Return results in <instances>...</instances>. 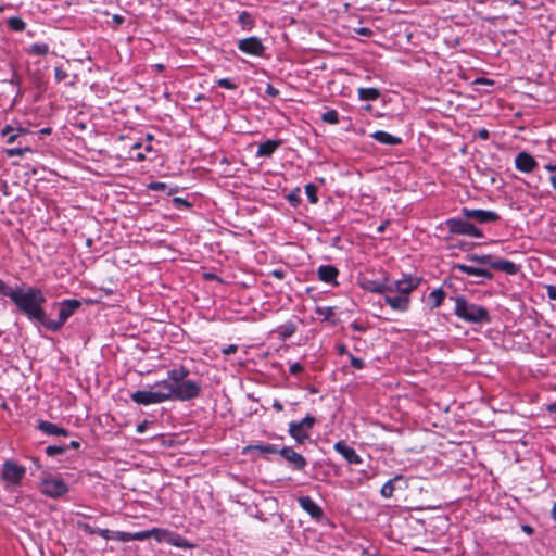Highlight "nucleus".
<instances>
[{
    "instance_id": "nucleus-7",
    "label": "nucleus",
    "mask_w": 556,
    "mask_h": 556,
    "mask_svg": "<svg viewBox=\"0 0 556 556\" xmlns=\"http://www.w3.org/2000/svg\"><path fill=\"white\" fill-rule=\"evenodd\" d=\"M446 225L452 233L467 235L473 238L483 237V233L479 228L464 219L451 218L446 222Z\"/></svg>"
},
{
    "instance_id": "nucleus-50",
    "label": "nucleus",
    "mask_w": 556,
    "mask_h": 556,
    "mask_svg": "<svg viewBox=\"0 0 556 556\" xmlns=\"http://www.w3.org/2000/svg\"><path fill=\"white\" fill-rule=\"evenodd\" d=\"M148 187L150 190H153V191H163L166 189V185L164 182H160V181H153V182L149 184Z\"/></svg>"
},
{
    "instance_id": "nucleus-56",
    "label": "nucleus",
    "mask_w": 556,
    "mask_h": 556,
    "mask_svg": "<svg viewBox=\"0 0 556 556\" xmlns=\"http://www.w3.org/2000/svg\"><path fill=\"white\" fill-rule=\"evenodd\" d=\"M356 34L362 36H370L372 34V30L367 27H361L355 29Z\"/></svg>"
},
{
    "instance_id": "nucleus-46",
    "label": "nucleus",
    "mask_w": 556,
    "mask_h": 556,
    "mask_svg": "<svg viewBox=\"0 0 556 556\" xmlns=\"http://www.w3.org/2000/svg\"><path fill=\"white\" fill-rule=\"evenodd\" d=\"M114 533L115 531H111L108 529H98L97 534L102 536L105 540H114Z\"/></svg>"
},
{
    "instance_id": "nucleus-8",
    "label": "nucleus",
    "mask_w": 556,
    "mask_h": 556,
    "mask_svg": "<svg viewBox=\"0 0 556 556\" xmlns=\"http://www.w3.org/2000/svg\"><path fill=\"white\" fill-rule=\"evenodd\" d=\"M26 469L12 460H7L2 467V478L11 484H20Z\"/></svg>"
},
{
    "instance_id": "nucleus-24",
    "label": "nucleus",
    "mask_w": 556,
    "mask_h": 556,
    "mask_svg": "<svg viewBox=\"0 0 556 556\" xmlns=\"http://www.w3.org/2000/svg\"><path fill=\"white\" fill-rule=\"evenodd\" d=\"M339 271L331 265H321L318 268V277L324 282H332L336 280Z\"/></svg>"
},
{
    "instance_id": "nucleus-45",
    "label": "nucleus",
    "mask_w": 556,
    "mask_h": 556,
    "mask_svg": "<svg viewBox=\"0 0 556 556\" xmlns=\"http://www.w3.org/2000/svg\"><path fill=\"white\" fill-rule=\"evenodd\" d=\"M78 528L80 530H83L84 532L88 533V534H97V531L99 528H93L91 527L90 525L86 523V522H78Z\"/></svg>"
},
{
    "instance_id": "nucleus-62",
    "label": "nucleus",
    "mask_w": 556,
    "mask_h": 556,
    "mask_svg": "<svg viewBox=\"0 0 556 556\" xmlns=\"http://www.w3.org/2000/svg\"><path fill=\"white\" fill-rule=\"evenodd\" d=\"M351 327H352L354 330H356V331H364V330H365V327H363V326H361V325H358V324H356V323H353V324L351 325Z\"/></svg>"
},
{
    "instance_id": "nucleus-37",
    "label": "nucleus",
    "mask_w": 556,
    "mask_h": 556,
    "mask_svg": "<svg viewBox=\"0 0 556 556\" xmlns=\"http://www.w3.org/2000/svg\"><path fill=\"white\" fill-rule=\"evenodd\" d=\"M31 149L29 147H25V148H11V149H5V154L9 156V157H13V156H23L25 152H30Z\"/></svg>"
},
{
    "instance_id": "nucleus-51",
    "label": "nucleus",
    "mask_w": 556,
    "mask_h": 556,
    "mask_svg": "<svg viewBox=\"0 0 556 556\" xmlns=\"http://www.w3.org/2000/svg\"><path fill=\"white\" fill-rule=\"evenodd\" d=\"M299 189H296L295 191L291 192L290 194H288V200L290 203L292 204H298L300 203V198H299Z\"/></svg>"
},
{
    "instance_id": "nucleus-30",
    "label": "nucleus",
    "mask_w": 556,
    "mask_h": 556,
    "mask_svg": "<svg viewBox=\"0 0 556 556\" xmlns=\"http://www.w3.org/2000/svg\"><path fill=\"white\" fill-rule=\"evenodd\" d=\"M402 479V476H396L393 479L388 480L381 488L380 493L383 497H391L394 492V482Z\"/></svg>"
},
{
    "instance_id": "nucleus-52",
    "label": "nucleus",
    "mask_w": 556,
    "mask_h": 556,
    "mask_svg": "<svg viewBox=\"0 0 556 556\" xmlns=\"http://www.w3.org/2000/svg\"><path fill=\"white\" fill-rule=\"evenodd\" d=\"M265 91L269 97H273V98H275L279 94L278 89H276L271 84H267Z\"/></svg>"
},
{
    "instance_id": "nucleus-16",
    "label": "nucleus",
    "mask_w": 556,
    "mask_h": 556,
    "mask_svg": "<svg viewBox=\"0 0 556 556\" xmlns=\"http://www.w3.org/2000/svg\"><path fill=\"white\" fill-rule=\"evenodd\" d=\"M454 269L456 270H459L462 273H465L469 276H472L476 278V282H480L484 279H491L492 278V274L486 270V269H482V268H477V267H472V266H469V265H465V264H455L454 265Z\"/></svg>"
},
{
    "instance_id": "nucleus-18",
    "label": "nucleus",
    "mask_w": 556,
    "mask_h": 556,
    "mask_svg": "<svg viewBox=\"0 0 556 556\" xmlns=\"http://www.w3.org/2000/svg\"><path fill=\"white\" fill-rule=\"evenodd\" d=\"M298 501L301 508L309 514L311 517L319 519L323 516L321 508L309 496H301Z\"/></svg>"
},
{
    "instance_id": "nucleus-44",
    "label": "nucleus",
    "mask_w": 556,
    "mask_h": 556,
    "mask_svg": "<svg viewBox=\"0 0 556 556\" xmlns=\"http://www.w3.org/2000/svg\"><path fill=\"white\" fill-rule=\"evenodd\" d=\"M317 314L319 316H323L325 319H329L333 315V308L332 307H318Z\"/></svg>"
},
{
    "instance_id": "nucleus-6",
    "label": "nucleus",
    "mask_w": 556,
    "mask_h": 556,
    "mask_svg": "<svg viewBox=\"0 0 556 556\" xmlns=\"http://www.w3.org/2000/svg\"><path fill=\"white\" fill-rule=\"evenodd\" d=\"M40 491L51 498H59L68 492L67 484L60 478L48 477L41 480Z\"/></svg>"
},
{
    "instance_id": "nucleus-28",
    "label": "nucleus",
    "mask_w": 556,
    "mask_h": 556,
    "mask_svg": "<svg viewBox=\"0 0 556 556\" xmlns=\"http://www.w3.org/2000/svg\"><path fill=\"white\" fill-rule=\"evenodd\" d=\"M245 451H258L261 454H276L279 453V450L276 445L273 444H257V445H249L245 447Z\"/></svg>"
},
{
    "instance_id": "nucleus-43",
    "label": "nucleus",
    "mask_w": 556,
    "mask_h": 556,
    "mask_svg": "<svg viewBox=\"0 0 556 556\" xmlns=\"http://www.w3.org/2000/svg\"><path fill=\"white\" fill-rule=\"evenodd\" d=\"M165 530L166 529L162 528H152L151 538L155 539L157 542H164Z\"/></svg>"
},
{
    "instance_id": "nucleus-49",
    "label": "nucleus",
    "mask_w": 556,
    "mask_h": 556,
    "mask_svg": "<svg viewBox=\"0 0 556 556\" xmlns=\"http://www.w3.org/2000/svg\"><path fill=\"white\" fill-rule=\"evenodd\" d=\"M545 168L553 173V175L551 176V184L552 186L554 187V189L556 190V165H552V164H548L545 166Z\"/></svg>"
},
{
    "instance_id": "nucleus-35",
    "label": "nucleus",
    "mask_w": 556,
    "mask_h": 556,
    "mask_svg": "<svg viewBox=\"0 0 556 556\" xmlns=\"http://www.w3.org/2000/svg\"><path fill=\"white\" fill-rule=\"evenodd\" d=\"M305 193L309 200L311 203L313 204H316L318 202V197H317V188L315 185L313 184H307L305 186Z\"/></svg>"
},
{
    "instance_id": "nucleus-19",
    "label": "nucleus",
    "mask_w": 556,
    "mask_h": 556,
    "mask_svg": "<svg viewBox=\"0 0 556 556\" xmlns=\"http://www.w3.org/2000/svg\"><path fill=\"white\" fill-rule=\"evenodd\" d=\"M164 542L184 549L192 548L194 546L180 534L169 531L167 529L165 530Z\"/></svg>"
},
{
    "instance_id": "nucleus-63",
    "label": "nucleus",
    "mask_w": 556,
    "mask_h": 556,
    "mask_svg": "<svg viewBox=\"0 0 556 556\" xmlns=\"http://www.w3.org/2000/svg\"><path fill=\"white\" fill-rule=\"evenodd\" d=\"M547 410L551 413H556V402L547 406Z\"/></svg>"
},
{
    "instance_id": "nucleus-58",
    "label": "nucleus",
    "mask_w": 556,
    "mask_h": 556,
    "mask_svg": "<svg viewBox=\"0 0 556 556\" xmlns=\"http://www.w3.org/2000/svg\"><path fill=\"white\" fill-rule=\"evenodd\" d=\"M132 159H134V160H136V161L141 162V161H144V160H146V155H144V153H142V152H137V153L132 156Z\"/></svg>"
},
{
    "instance_id": "nucleus-33",
    "label": "nucleus",
    "mask_w": 556,
    "mask_h": 556,
    "mask_svg": "<svg viewBox=\"0 0 556 556\" xmlns=\"http://www.w3.org/2000/svg\"><path fill=\"white\" fill-rule=\"evenodd\" d=\"M8 25L12 30L15 31H22L26 27L25 22L20 17H10L8 20Z\"/></svg>"
},
{
    "instance_id": "nucleus-17",
    "label": "nucleus",
    "mask_w": 556,
    "mask_h": 556,
    "mask_svg": "<svg viewBox=\"0 0 556 556\" xmlns=\"http://www.w3.org/2000/svg\"><path fill=\"white\" fill-rule=\"evenodd\" d=\"M515 166L520 172L530 173L538 166V163L529 153L520 152L515 157Z\"/></svg>"
},
{
    "instance_id": "nucleus-53",
    "label": "nucleus",
    "mask_w": 556,
    "mask_h": 556,
    "mask_svg": "<svg viewBox=\"0 0 556 556\" xmlns=\"http://www.w3.org/2000/svg\"><path fill=\"white\" fill-rule=\"evenodd\" d=\"M289 371L291 375H296L303 371V366L300 363H294L290 366Z\"/></svg>"
},
{
    "instance_id": "nucleus-14",
    "label": "nucleus",
    "mask_w": 556,
    "mask_h": 556,
    "mask_svg": "<svg viewBox=\"0 0 556 556\" xmlns=\"http://www.w3.org/2000/svg\"><path fill=\"white\" fill-rule=\"evenodd\" d=\"M334 450L350 464H361L363 462L355 450L349 446L344 441L337 442Z\"/></svg>"
},
{
    "instance_id": "nucleus-20",
    "label": "nucleus",
    "mask_w": 556,
    "mask_h": 556,
    "mask_svg": "<svg viewBox=\"0 0 556 556\" xmlns=\"http://www.w3.org/2000/svg\"><path fill=\"white\" fill-rule=\"evenodd\" d=\"M281 146L280 140H267L261 143L256 151L257 157H269Z\"/></svg>"
},
{
    "instance_id": "nucleus-38",
    "label": "nucleus",
    "mask_w": 556,
    "mask_h": 556,
    "mask_svg": "<svg viewBox=\"0 0 556 556\" xmlns=\"http://www.w3.org/2000/svg\"><path fill=\"white\" fill-rule=\"evenodd\" d=\"M470 258L479 264H486L490 266L494 262L492 255H490V254L471 255Z\"/></svg>"
},
{
    "instance_id": "nucleus-57",
    "label": "nucleus",
    "mask_w": 556,
    "mask_h": 556,
    "mask_svg": "<svg viewBox=\"0 0 556 556\" xmlns=\"http://www.w3.org/2000/svg\"><path fill=\"white\" fill-rule=\"evenodd\" d=\"M294 330H295V327H294L292 324L287 325V326L285 327L283 336H285V337H290V336H292V334H293Z\"/></svg>"
},
{
    "instance_id": "nucleus-2",
    "label": "nucleus",
    "mask_w": 556,
    "mask_h": 556,
    "mask_svg": "<svg viewBox=\"0 0 556 556\" xmlns=\"http://www.w3.org/2000/svg\"><path fill=\"white\" fill-rule=\"evenodd\" d=\"M15 306L30 320H36L43 326L46 313L42 304L46 298L40 289L34 287H17L12 289L9 296Z\"/></svg>"
},
{
    "instance_id": "nucleus-40",
    "label": "nucleus",
    "mask_w": 556,
    "mask_h": 556,
    "mask_svg": "<svg viewBox=\"0 0 556 556\" xmlns=\"http://www.w3.org/2000/svg\"><path fill=\"white\" fill-rule=\"evenodd\" d=\"M114 540L121 541V542H129L132 541V533L129 532H122V531H115L114 533Z\"/></svg>"
},
{
    "instance_id": "nucleus-48",
    "label": "nucleus",
    "mask_w": 556,
    "mask_h": 556,
    "mask_svg": "<svg viewBox=\"0 0 556 556\" xmlns=\"http://www.w3.org/2000/svg\"><path fill=\"white\" fill-rule=\"evenodd\" d=\"M54 75H55L56 81H62L65 78H67V76H68L66 71H64L62 67H55Z\"/></svg>"
},
{
    "instance_id": "nucleus-36",
    "label": "nucleus",
    "mask_w": 556,
    "mask_h": 556,
    "mask_svg": "<svg viewBox=\"0 0 556 556\" xmlns=\"http://www.w3.org/2000/svg\"><path fill=\"white\" fill-rule=\"evenodd\" d=\"M66 451H67V446H65V445H49L46 447V453L49 456L64 454Z\"/></svg>"
},
{
    "instance_id": "nucleus-5",
    "label": "nucleus",
    "mask_w": 556,
    "mask_h": 556,
    "mask_svg": "<svg viewBox=\"0 0 556 556\" xmlns=\"http://www.w3.org/2000/svg\"><path fill=\"white\" fill-rule=\"evenodd\" d=\"M315 418L311 415L304 417L301 421H291L289 424V434L300 444L309 438V430L315 425Z\"/></svg>"
},
{
    "instance_id": "nucleus-42",
    "label": "nucleus",
    "mask_w": 556,
    "mask_h": 556,
    "mask_svg": "<svg viewBox=\"0 0 556 556\" xmlns=\"http://www.w3.org/2000/svg\"><path fill=\"white\" fill-rule=\"evenodd\" d=\"M349 357H350V362H351V366L354 367L355 369H363L364 366H365V363L362 358L359 357H356L352 354H349Z\"/></svg>"
},
{
    "instance_id": "nucleus-1",
    "label": "nucleus",
    "mask_w": 556,
    "mask_h": 556,
    "mask_svg": "<svg viewBox=\"0 0 556 556\" xmlns=\"http://www.w3.org/2000/svg\"><path fill=\"white\" fill-rule=\"evenodd\" d=\"M188 375L189 370L184 366L172 369L166 379L155 382L151 388L162 396V402L195 399L201 392V386L197 381L186 380Z\"/></svg>"
},
{
    "instance_id": "nucleus-32",
    "label": "nucleus",
    "mask_w": 556,
    "mask_h": 556,
    "mask_svg": "<svg viewBox=\"0 0 556 556\" xmlns=\"http://www.w3.org/2000/svg\"><path fill=\"white\" fill-rule=\"evenodd\" d=\"M321 121L328 124H338L339 114L336 110H328L321 114Z\"/></svg>"
},
{
    "instance_id": "nucleus-47",
    "label": "nucleus",
    "mask_w": 556,
    "mask_h": 556,
    "mask_svg": "<svg viewBox=\"0 0 556 556\" xmlns=\"http://www.w3.org/2000/svg\"><path fill=\"white\" fill-rule=\"evenodd\" d=\"M12 289L13 288L9 287L2 279H0V295L9 298Z\"/></svg>"
},
{
    "instance_id": "nucleus-29",
    "label": "nucleus",
    "mask_w": 556,
    "mask_h": 556,
    "mask_svg": "<svg viewBox=\"0 0 556 556\" xmlns=\"http://www.w3.org/2000/svg\"><path fill=\"white\" fill-rule=\"evenodd\" d=\"M445 299V292L439 288L430 292L429 301L431 302L432 308L439 307Z\"/></svg>"
},
{
    "instance_id": "nucleus-55",
    "label": "nucleus",
    "mask_w": 556,
    "mask_h": 556,
    "mask_svg": "<svg viewBox=\"0 0 556 556\" xmlns=\"http://www.w3.org/2000/svg\"><path fill=\"white\" fill-rule=\"evenodd\" d=\"M547 295L551 300H556V287L553 285H548L546 287Z\"/></svg>"
},
{
    "instance_id": "nucleus-25",
    "label": "nucleus",
    "mask_w": 556,
    "mask_h": 556,
    "mask_svg": "<svg viewBox=\"0 0 556 556\" xmlns=\"http://www.w3.org/2000/svg\"><path fill=\"white\" fill-rule=\"evenodd\" d=\"M358 98L362 101H375L381 96V92L377 88H359L357 90Z\"/></svg>"
},
{
    "instance_id": "nucleus-3",
    "label": "nucleus",
    "mask_w": 556,
    "mask_h": 556,
    "mask_svg": "<svg viewBox=\"0 0 556 556\" xmlns=\"http://www.w3.org/2000/svg\"><path fill=\"white\" fill-rule=\"evenodd\" d=\"M454 313L460 319L472 324L490 323L491 317L488 309L481 305L468 302L464 296L455 299Z\"/></svg>"
},
{
    "instance_id": "nucleus-64",
    "label": "nucleus",
    "mask_w": 556,
    "mask_h": 556,
    "mask_svg": "<svg viewBox=\"0 0 556 556\" xmlns=\"http://www.w3.org/2000/svg\"><path fill=\"white\" fill-rule=\"evenodd\" d=\"M551 516L554 520H556V503L554 504L553 508H552V511H551Z\"/></svg>"
},
{
    "instance_id": "nucleus-10",
    "label": "nucleus",
    "mask_w": 556,
    "mask_h": 556,
    "mask_svg": "<svg viewBox=\"0 0 556 556\" xmlns=\"http://www.w3.org/2000/svg\"><path fill=\"white\" fill-rule=\"evenodd\" d=\"M384 302L394 311L406 312L409 307V296L396 291H386Z\"/></svg>"
},
{
    "instance_id": "nucleus-4",
    "label": "nucleus",
    "mask_w": 556,
    "mask_h": 556,
    "mask_svg": "<svg viewBox=\"0 0 556 556\" xmlns=\"http://www.w3.org/2000/svg\"><path fill=\"white\" fill-rule=\"evenodd\" d=\"M80 305L81 303L78 300L63 301L59 311V318L52 320L46 316L43 326L51 331H58Z\"/></svg>"
},
{
    "instance_id": "nucleus-34",
    "label": "nucleus",
    "mask_w": 556,
    "mask_h": 556,
    "mask_svg": "<svg viewBox=\"0 0 556 556\" xmlns=\"http://www.w3.org/2000/svg\"><path fill=\"white\" fill-rule=\"evenodd\" d=\"M29 51L36 55H46L49 53V46L47 43H33Z\"/></svg>"
},
{
    "instance_id": "nucleus-15",
    "label": "nucleus",
    "mask_w": 556,
    "mask_h": 556,
    "mask_svg": "<svg viewBox=\"0 0 556 556\" xmlns=\"http://www.w3.org/2000/svg\"><path fill=\"white\" fill-rule=\"evenodd\" d=\"M286 460L293 464V466L302 470L306 467V459L299 453H296L292 447L285 446L279 450V453Z\"/></svg>"
},
{
    "instance_id": "nucleus-60",
    "label": "nucleus",
    "mask_w": 556,
    "mask_h": 556,
    "mask_svg": "<svg viewBox=\"0 0 556 556\" xmlns=\"http://www.w3.org/2000/svg\"><path fill=\"white\" fill-rule=\"evenodd\" d=\"M174 202H176L178 205L189 206V203L185 199H181V198H175Z\"/></svg>"
},
{
    "instance_id": "nucleus-39",
    "label": "nucleus",
    "mask_w": 556,
    "mask_h": 556,
    "mask_svg": "<svg viewBox=\"0 0 556 556\" xmlns=\"http://www.w3.org/2000/svg\"><path fill=\"white\" fill-rule=\"evenodd\" d=\"M152 529L132 533V541H144L151 538Z\"/></svg>"
},
{
    "instance_id": "nucleus-21",
    "label": "nucleus",
    "mask_w": 556,
    "mask_h": 556,
    "mask_svg": "<svg viewBox=\"0 0 556 556\" xmlns=\"http://www.w3.org/2000/svg\"><path fill=\"white\" fill-rule=\"evenodd\" d=\"M371 138L387 146H399L402 143V139L400 137L393 136L383 130L375 131L374 134H371Z\"/></svg>"
},
{
    "instance_id": "nucleus-27",
    "label": "nucleus",
    "mask_w": 556,
    "mask_h": 556,
    "mask_svg": "<svg viewBox=\"0 0 556 556\" xmlns=\"http://www.w3.org/2000/svg\"><path fill=\"white\" fill-rule=\"evenodd\" d=\"M363 288L374 292V293H380L384 294L386 291H388V285L375 281V280H368L363 283Z\"/></svg>"
},
{
    "instance_id": "nucleus-12",
    "label": "nucleus",
    "mask_w": 556,
    "mask_h": 556,
    "mask_svg": "<svg viewBox=\"0 0 556 556\" xmlns=\"http://www.w3.org/2000/svg\"><path fill=\"white\" fill-rule=\"evenodd\" d=\"M132 402L139 405H151V404H160L162 402V396L156 394L153 389L150 387L149 390H138L130 395Z\"/></svg>"
},
{
    "instance_id": "nucleus-9",
    "label": "nucleus",
    "mask_w": 556,
    "mask_h": 556,
    "mask_svg": "<svg viewBox=\"0 0 556 556\" xmlns=\"http://www.w3.org/2000/svg\"><path fill=\"white\" fill-rule=\"evenodd\" d=\"M238 49L253 56H262L265 52V46L262 43V40L255 36L239 40Z\"/></svg>"
},
{
    "instance_id": "nucleus-23",
    "label": "nucleus",
    "mask_w": 556,
    "mask_h": 556,
    "mask_svg": "<svg viewBox=\"0 0 556 556\" xmlns=\"http://www.w3.org/2000/svg\"><path fill=\"white\" fill-rule=\"evenodd\" d=\"M491 267L496 269V270H501V271H504L506 274H509V275H515L519 270V266L518 265H516L515 263H513L510 261L502 260V258L495 260L491 264Z\"/></svg>"
},
{
    "instance_id": "nucleus-59",
    "label": "nucleus",
    "mask_w": 556,
    "mask_h": 556,
    "mask_svg": "<svg viewBox=\"0 0 556 556\" xmlns=\"http://www.w3.org/2000/svg\"><path fill=\"white\" fill-rule=\"evenodd\" d=\"M0 190L7 195L8 194V182L0 179Z\"/></svg>"
},
{
    "instance_id": "nucleus-26",
    "label": "nucleus",
    "mask_w": 556,
    "mask_h": 556,
    "mask_svg": "<svg viewBox=\"0 0 556 556\" xmlns=\"http://www.w3.org/2000/svg\"><path fill=\"white\" fill-rule=\"evenodd\" d=\"M1 134L2 136L7 137L8 143H13L20 135L26 134V130L24 128L15 129L12 126H5Z\"/></svg>"
},
{
    "instance_id": "nucleus-61",
    "label": "nucleus",
    "mask_w": 556,
    "mask_h": 556,
    "mask_svg": "<svg viewBox=\"0 0 556 556\" xmlns=\"http://www.w3.org/2000/svg\"><path fill=\"white\" fill-rule=\"evenodd\" d=\"M273 407H274L276 410H278V412H280V410H282V409H283V406H282V404H281L279 401H275V402H274V404H273Z\"/></svg>"
},
{
    "instance_id": "nucleus-13",
    "label": "nucleus",
    "mask_w": 556,
    "mask_h": 556,
    "mask_svg": "<svg viewBox=\"0 0 556 556\" xmlns=\"http://www.w3.org/2000/svg\"><path fill=\"white\" fill-rule=\"evenodd\" d=\"M463 215L467 218H473L479 223H493L500 219L497 213L493 211H484V210H471L464 207Z\"/></svg>"
},
{
    "instance_id": "nucleus-11",
    "label": "nucleus",
    "mask_w": 556,
    "mask_h": 556,
    "mask_svg": "<svg viewBox=\"0 0 556 556\" xmlns=\"http://www.w3.org/2000/svg\"><path fill=\"white\" fill-rule=\"evenodd\" d=\"M420 279L415 277H406L388 285V291H396L400 294L409 296V293L419 286Z\"/></svg>"
},
{
    "instance_id": "nucleus-22",
    "label": "nucleus",
    "mask_w": 556,
    "mask_h": 556,
    "mask_svg": "<svg viewBox=\"0 0 556 556\" xmlns=\"http://www.w3.org/2000/svg\"><path fill=\"white\" fill-rule=\"evenodd\" d=\"M38 428L46 434L49 435H67L68 432L66 429L59 427L55 424H52L50 421L41 420L38 424Z\"/></svg>"
},
{
    "instance_id": "nucleus-31",
    "label": "nucleus",
    "mask_w": 556,
    "mask_h": 556,
    "mask_svg": "<svg viewBox=\"0 0 556 556\" xmlns=\"http://www.w3.org/2000/svg\"><path fill=\"white\" fill-rule=\"evenodd\" d=\"M239 22L242 25L243 29H245V30H250L254 26L253 16L247 11H243L240 13Z\"/></svg>"
},
{
    "instance_id": "nucleus-41",
    "label": "nucleus",
    "mask_w": 556,
    "mask_h": 556,
    "mask_svg": "<svg viewBox=\"0 0 556 556\" xmlns=\"http://www.w3.org/2000/svg\"><path fill=\"white\" fill-rule=\"evenodd\" d=\"M217 86L220 87V88H225V89H230V90H233L237 88V85L233 84L230 79L228 78H220L217 80Z\"/></svg>"
},
{
    "instance_id": "nucleus-54",
    "label": "nucleus",
    "mask_w": 556,
    "mask_h": 556,
    "mask_svg": "<svg viewBox=\"0 0 556 556\" xmlns=\"http://www.w3.org/2000/svg\"><path fill=\"white\" fill-rule=\"evenodd\" d=\"M237 350H238V345H236V344H230V345H228V346L224 348V349L222 350V352H223V354H225V355H230V354L236 353V352H237Z\"/></svg>"
}]
</instances>
